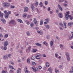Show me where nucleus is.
Returning a JSON list of instances; mask_svg holds the SVG:
<instances>
[{"mask_svg": "<svg viewBox=\"0 0 73 73\" xmlns=\"http://www.w3.org/2000/svg\"><path fill=\"white\" fill-rule=\"evenodd\" d=\"M3 44L4 46H2L1 47V48L2 49H3L4 50H5L7 49V46L8 44V41L6 40L5 42H3Z\"/></svg>", "mask_w": 73, "mask_h": 73, "instance_id": "nucleus-1", "label": "nucleus"}, {"mask_svg": "<svg viewBox=\"0 0 73 73\" xmlns=\"http://www.w3.org/2000/svg\"><path fill=\"white\" fill-rule=\"evenodd\" d=\"M4 13H5V17L6 19H7L8 17H9V14H11V11H9L8 12H7V11H4Z\"/></svg>", "mask_w": 73, "mask_h": 73, "instance_id": "nucleus-2", "label": "nucleus"}, {"mask_svg": "<svg viewBox=\"0 0 73 73\" xmlns=\"http://www.w3.org/2000/svg\"><path fill=\"white\" fill-rule=\"evenodd\" d=\"M9 25L11 26V27H13V25H15L14 21L13 20H11V21L9 22Z\"/></svg>", "mask_w": 73, "mask_h": 73, "instance_id": "nucleus-3", "label": "nucleus"}, {"mask_svg": "<svg viewBox=\"0 0 73 73\" xmlns=\"http://www.w3.org/2000/svg\"><path fill=\"white\" fill-rule=\"evenodd\" d=\"M3 5L5 8H7L10 5V3L6 2L3 3Z\"/></svg>", "mask_w": 73, "mask_h": 73, "instance_id": "nucleus-4", "label": "nucleus"}, {"mask_svg": "<svg viewBox=\"0 0 73 73\" xmlns=\"http://www.w3.org/2000/svg\"><path fill=\"white\" fill-rule=\"evenodd\" d=\"M33 22L35 24V25H36V26H37V25H38L37 21L36 18H34V20H33Z\"/></svg>", "mask_w": 73, "mask_h": 73, "instance_id": "nucleus-5", "label": "nucleus"}, {"mask_svg": "<svg viewBox=\"0 0 73 73\" xmlns=\"http://www.w3.org/2000/svg\"><path fill=\"white\" fill-rule=\"evenodd\" d=\"M25 9L24 12H28V8L27 7H25Z\"/></svg>", "mask_w": 73, "mask_h": 73, "instance_id": "nucleus-6", "label": "nucleus"}, {"mask_svg": "<svg viewBox=\"0 0 73 73\" xmlns=\"http://www.w3.org/2000/svg\"><path fill=\"white\" fill-rule=\"evenodd\" d=\"M69 15H65L64 19L66 20H68L69 19Z\"/></svg>", "mask_w": 73, "mask_h": 73, "instance_id": "nucleus-7", "label": "nucleus"}, {"mask_svg": "<svg viewBox=\"0 0 73 73\" xmlns=\"http://www.w3.org/2000/svg\"><path fill=\"white\" fill-rule=\"evenodd\" d=\"M36 45V46H40V47H41V46L42 45L41 44H40V43H38V42H36L35 43V44Z\"/></svg>", "mask_w": 73, "mask_h": 73, "instance_id": "nucleus-8", "label": "nucleus"}, {"mask_svg": "<svg viewBox=\"0 0 73 73\" xmlns=\"http://www.w3.org/2000/svg\"><path fill=\"white\" fill-rule=\"evenodd\" d=\"M58 17L59 18H62V15L61 13H60L58 14Z\"/></svg>", "mask_w": 73, "mask_h": 73, "instance_id": "nucleus-9", "label": "nucleus"}, {"mask_svg": "<svg viewBox=\"0 0 73 73\" xmlns=\"http://www.w3.org/2000/svg\"><path fill=\"white\" fill-rule=\"evenodd\" d=\"M1 20L3 24H5L6 21H5V19H1Z\"/></svg>", "mask_w": 73, "mask_h": 73, "instance_id": "nucleus-10", "label": "nucleus"}, {"mask_svg": "<svg viewBox=\"0 0 73 73\" xmlns=\"http://www.w3.org/2000/svg\"><path fill=\"white\" fill-rule=\"evenodd\" d=\"M4 15V14L3 13H2L1 11H0V17L3 18V16Z\"/></svg>", "mask_w": 73, "mask_h": 73, "instance_id": "nucleus-11", "label": "nucleus"}, {"mask_svg": "<svg viewBox=\"0 0 73 73\" xmlns=\"http://www.w3.org/2000/svg\"><path fill=\"white\" fill-rule=\"evenodd\" d=\"M27 68L25 67V73H28L29 72V71L27 70Z\"/></svg>", "mask_w": 73, "mask_h": 73, "instance_id": "nucleus-12", "label": "nucleus"}, {"mask_svg": "<svg viewBox=\"0 0 73 73\" xmlns=\"http://www.w3.org/2000/svg\"><path fill=\"white\" fill-rule=\"evenodd\" d=\"M71 34H72V35L71 36V37H69V39L70 40H72L73 38V32H72L71 33Z\"/></svg>", "mask_w": 73, "mask_h": 73, "instance_id": "nucleus-13", "label": "nucleus"}, {"mask_svg": "<svg viewBox=\"0 0 73 73\" xmlns=\"http://www.w3.org/2000/svg\"><path fill=\"white\" fill-rule=\"evenodd\" d=\"M69 17L70 20H73V16L71 15H69Z\"/></svg>", "mask_w": 73, "mask_h": 73, "instance_id": "nucleus-14", "label": "nucleus"}, {"mask_svg": "<svg viewBox=\"0 0 73 73\" xmlns=\"http://www.w3.org/2000/svg\"><path fill=\"white\" fill-rule=\"evenodd\" d=\"M8 56H7L5 55L3 56V59L4 60H8Z\"/></svg>", "mask_w": 73, "mask_h": 73, "instance_id": "nucleus-15", "label": "nucleus"}, {"mask_svg": "<svg viewBox=\"0 0 73 73\" xmlns=\"http://www.w3.org/2000/svg\"><path fill=\"white\" fill-rule=\"evenodd\" d=\"M31 8L32 11H34L35 10V7L33 6V4L31 5Z\"/></svg>", "mask_w": 73, "mask_h": 73, "instance_id": "nucleus-16", "label": "nucleus"}, {"mask_svg": "<svg viewBox=\"0 0 73 73\" xmlns=\"http://www.w3.org/2000/svg\"><path fill=\"white\" fill-rule=\"evenodd\" d=\"M25 22L27 25H29V22L27 20H25Z\"/></svg>", "mask_w": 73, "mask_h": 73, "instance_id": "nucleus-17", "label": "nucleus"}, {"mask_svg": "<svg viewBox=\"0 0 73 73\" xmlns=\"http://www.w3.org/2000/svg\"><path fill=\"white\" fill-rule=\"evenodd\" d=\"M44 26L47 29H49V26L48 25H45Z\"/></svg>", "mask_w": 73, "mask_h": 73, "instance_id": "nucleus-18", "label": "nucleus"}, {"mask_svg": "<svg viewBox=\"0 0 73 73\" xmlns=\"http://www.w3.org/2000/svg\"><path fill=\"white\" fill-rule=\"evenodd\" d=\"M60 48L61 49H64V46L62 44H60Z\"/></svg>", "mask_w": 73, "mask_h": 73, "instance_id": "nucleus-19", "label": "nucleus"}, {"mask_svg": "<svg viewBox=\"0 0 73 73\" xmlns=\"http://www.w3.org/2000/svg\"><path fill=\"white\" fill-rule=\"evenodd\" d=\"M17 73H21V68H19V69L17 71Z\"/></svg>", "mask_w": 73, "mask_h": 73, "instance_id": "nucleus-20", "label": "nucleus"}, {"mask_svg": "<svg viewBox=\"0 0 73 73\" xmlns=\"http://www.w3.org/2000/svg\"><path fill=\"white\" fill-rule=\"evenodd\" d=\"M26 34L28 36H30V35H31V34L29 31H27L26 32Z\"/></svg>", "mask_w": 73, "mask_h": 73, "instance_id": "nucleus-21", "label": "nucleus"}, {"mask_svg": "<svg viewBox=\"0 0 73 73\" xmlns=\"http://www.w3.org/2000/svg\"><path fill=\"white\" fill-rule=\"evenodd\" d=\"M17 21L18 22H20V23H23V21L20 19H17Z\"/></svg>", "mask_w": 73, "mask_h": 73, "instance_id": "nucleus-22", "label": "nucleus"}, {"mask_svg": "<svg viewBox=\"0 0 73 73\" xmlns=\"http://www.w3.org/2000/svg\"><path fill=\"white\" fill-rule=\"evenodd\" d=\"M35 72H36V71H38V68H34V70H33Z\"/></svg>", "mask_w": 73, "mask_h": 73, "instance_id": "nucleus-23", "label": "nucleus"}, {"mask_svg": "<svg viewBox=\"0 0 73 73\" xmlns=\"http://www.w3.org/2000/svg\"><path fill=\"white\" fill-rule=\"evenodd\" d=\"M55 73H59V70H57L56 69H55Z\"/></svg>", "mask_w": 73, "mask_h": 73, "instance_id": "nucleus-24", "label": "nucleus"}, {"mask_svg": "<svg viewBox=\"0 0 73 73\" xmlns=\"http://www.w3.org/2000/svg\"><path fill=\"white\" fill-rule=\"evenodd\" d=\"M66 58L67 61H69L70 60V57L69 56L66 57Z\"/></svg>", "mask_w": 73, "mask_h": 73, "instance_id": "nucleus-25", "label": "nucleus"}, {"mask_svg": "<svg viewBox=\"0 0 73 73\" xmlns=\"http://www.w3.org/2000/svg\"><path fill=\"white\" fill-rule=\"evenodd\" d=\"M8 37V34H6L5 35V38H7Z\"/></svg>", "mask_w": 73, "mask_h": 73, "instance_id": "nucleus-26", "label": "nucleus"}, {"mask_svg": "<svg viewBox=\"0 0 73 73\" xmlns=\"http://www.w3.org/2000/svg\"><path fill=\"white\" fill-rule=\"evenodd\" d=\"M35 58H36V57L35 56H33L31 58V59L33 60H35Z\"/></svg>", "mask_w": 73, "mask_h": 73, "instance_id": "nucleus-27", "label": "nucleus"}, {"mask_svg": "<svg viewBox=\"0 0 73 73\" xmlns=\"http://www.w3.org/2000/svg\"><path fill=\"white\" fill-rule=\"evenodd\" d=\"M40 23V25H42L43 24V21H41Z\"/></svg>", "mask_w": 73, "mask_h": 73, "instance_id": "nucleus-28", "label": "nucleus"}, {"mask_svg": "<svg viewBox=\"0 0 73 73\" xmlns=\"http://www.w3.org/2000/svg\"><path fill=\"white\" fill-rule=\"evenodd\" d=\"M68 25H69V26H71L72 25H73V23H68Z\"/></svg>", "mask_w": 73, "mask_h": 73, "instance_id": "nucleus-29", "label": "nucleus"}, {"mask_svg": "<svg viewBox=\"0 0 73 73\" xmlns=\"http://www.w3.org/2000/svg\"><path fill=\"white\" fill-rule=\"evenodd\" d=\"M27 15L26 13L24 14L23 15V17H27Z\"/></svg>", "mask_w": 73, "mask_h": 73, "instance_id": "nucleus-30", "label": "nucleus"}, {"mask_svg": "<svg viewBox=\"0 0 73 73\" xmlns=\"http://www.w3.org/2000/svg\"><path fill=\"white\" fill-rule=\"evenodd\" d=\"M46 65L47 67H49V63L48 62H47L46 63Z\"/></svg>", "mask_w": 73, "mask_h": 73, "instance_id": "nucleus-31", "label": "nucleus"}, {"mask_svg": "<svg viewBox=\"0 0 73 73\" xmlns=\"http://www.w3.org/2000/svg\"><path fill=\"white\" fill-rule=\"evenodd\" d=\"M50 44L51 46H53V41H51L50 42Z\"/></svg>", "mask_w": 73, "mask_h": 73, "instance_id": "nucleus-32", "label": "nucleus"}, {"mask_svg": "<svg viewBox=\"0 0 73 73\" xmlns=\"http://www.w3.org/2000/svg\"><path fill=\"white\" fill-rule=\"evenodd\" d=\"M66 56L67 57H69L70 55H69V54L68 52H66Z\"/></svg>", "mask_w": 73, "mask_h": 73, "instance_id": "nucleus-33", "label": "nucleus"}, {"mask_svg": "<svg viewBox=\"0 0 73 73\" xmlns=\"http://www.w3.org/2000/svg\"><path fill=\"white\" fill-rule=\"evenodd\" d=\"M43 44L44 45H46V46H47V45H48V43H46V41L44 42H43Z\"/></svg>", "mask_w": 73, "mask_h": 73, "instance_id": "nucleus-34", "label": "nucleus"}, {"mask_svg": "<svg viewBox=\"0 0 73 73\" xmlns=\"http://www.w3.org/2000/svg\"><path fill=\"white\" fill-rule=\"evenodd\" d=\"M29 58H28L27 59V62L29 64H30V61L29 60Z\"/></svg>", "mask_w": 73, "mask_h": 73, "instance_id": "nucleus-35", "label": "nucleus"}, {"mask_svg": "<svg viewBox=\"0 0 73 73\" xmlns=\"http://www.w3.org/2000/svg\"><path fill=\"white\" fill-rule=\"evenodd\" d=\"M36 56H40V57H41V55L40 53H37L36 54Z\"/></svg>", "mask_w": 73, "mask_h": 73, "instance_id": "nucleus-36", "label": "nucleus"}, {"mask_svg": "<svg viewBox=\"0 0 73 73\" xmlns=\"http://www.w3.org/2000/svg\"><path fill=\"white\" fill-rule=\"evenodd\" d=\"M9 67L10 68H11V69H14V68H13V67L12 66L9 65Z\"/></svg>", "mask_w": 73, "mask_h": 73, "instance_id": "nucleus-37", "label": "nucleus"}, {"mask_svg": "<svg viewBox=\"0 0 73 73\" xmlns=\"http://www.w3.org/2000/svg\"><path fill=\"white\" fill-rule=\"evenodd\" d=\"M39 5L41 7H42V2H40V3Z\"/></svg>", "mask_w": 73, "mask_h": 73, "instance_id": "nucleus-38", "label": "nucleus"}, {"mask_svg": "<svg viewBox=\"0 0 73 73\" xmlns=\"http://www.w3.org/2000/svg\"><path fill=\"white\" fill-rule=\"evenodd\" d=\"M9 73H13V70H11L9 71Z\"/></svg>", "mask_w": 73, "mask_h": 73, "instance_id": "nucleus-39", "label": "nucleus"}, {"mask_svg": "<svg viewBox=\"0 0 73 73\" xmlns=\"http://www.w3.org/2000/svg\"><path fill=\"white\" fill-rule=\"evenodd\" d=\"M36 58L37 60H39V59H40V57H39L38 56H36Z\"/></svg>", "mask_w": 73, "mask_h": 73, "instance_id": "nucleus-40", "label": "nucleus"}, {"mask_svg": "<svg viewBox=\"0 0 73 73\" xmlns=\"http://www.w3.org/2000/svg\"><path fill=\"white\" fill-rule=\"evenodd\" d=\"M36 11H37V12L38 13H40V12H39V10H38L37 8H36Z\"/></svg>", "mask_w": 73, "mask_h": 73, "instance_id": "nucleus-41", "label": "nucleus"}, {"mask_svg": "<svg viewBox=\"0 0 73 73\" xmlns=\"http://www.w3.org/2000/svg\"><path fill=\"white\" fill-rule=\"evenodd\" d=\"M7 56H8V57H9V58H11V54H8Z\"/></svg>", "mask_w": 73, "mask_h": 73, "instance_id": "nucleus-42", "label": "nucleus"}, {"mask_svg": "<svg viewBox=\"0 0 73 73\" xmlns=\"http://www.w3.org/2000/svg\"><path fill=\"white\" fill-rule=\"evenodd\" d=\"M63 24L65 26V29H66V23H65V22H64L63 23Z\"/></svg>", "mask_w": 73, "mask_h": 73, "instance_id": "nucleus-43", "label": "nucleus"}, {"mask_svg": "<svg viewBox=\"0 0 73 73\" xmlns=\"http://www.w3.org/2000/svg\"><path fill=\"white\" fill-rule=\"evenodd\" d=\"M2 73H8V72L7 71H3L2 72Z\"/></svg>", "mask_w": 73, "mask_h": 73, "instance_id": "nucleus-44", "label": "nucleus"}, {"mask_svg": "<svg viewBox=\"0 0 73 73\" xmlns=\"http://www.w3.org/2000/svg\"><path fill=\"white\" fill-rule=\"evenodd\" d=\"M33 51L34 52H36V51H37V49H34L33 50Z\"/></svg>", "mask_w": 73, "mask_h": 73, "instance_id": "nucleus-45", "label": "nucleus"}, {"mask_svg": "<svg viewBox=\"0 0 73 73\" xmlns=\"http://www.w3.org/2000/svg\"><path fill=\"white\" fill-rule=\"evenodd\" d=\"M60 26L62 27H64V25H63L62 24V23H60Z\"/></svg>", "mask_w": 73, "mask_h": 73, "instance_id": "nucleus-46", "label": "nucleus"}, {"mask_svg": "<svg viewBox=\"0 0 73 73\" xmlns=\"http://www.w3.org/2000/svg\"><path fill=\"white\" fill-rule=\"evenodd\" d=\"M46 21L47 22V23H49V19H45Z\"/></svg>", "mask_w": 73, "mask_h": 73, "instance_id": "nucleus-47", "label": "nucleus"}, {"mask_svg": "<svg viewBox=\"0 0 73 73\" xmlns=\"http://www.w3.org/2000/svg\"><path fill=\"white\" fill-rule=\"evenodd\" d=\"M48 2L47 1H45L44 2L45 5H48Z\"/></svg>", "mask_w": 73, "mask_h": 73, "instance_id": "nucleus-48", "label": "nucleus"}, {"mask_svg": "<svg viewBox=\"0 0 73 73\" xmlns=\"http://www.w3.org/2000/svg\"><path fill=\"white\" fill-rule=\"evenodd\" d=\"M32 64L33 65H36V63L35 62H32Z\"/></svg>", "mask_w": 73, "mask_h": 73, "instance_id": "nucleus-49", "label": "nucleus"}, {"mask_svg": "<svg viewBox=\"0 0 73 73\" xmlns=\"http://www.w3.org/2000/svg\"><path fill=\"white\" fill-rule=\"evenodd\" d=\"M38 2H36V3H35V5L36 7H37V6L38 5Z\"/></svg>", "mask_w": 73, "mask_h": 73, "instance_id": "nucleus-50", "label": "nucleus"}, {"mask_svg": "<svg viewBox=\"0 0 73 73\" xmlns=\"http://www.w3.org/2000/svg\"><path fill=\"white\" fill-rule=\"evenodd\" d=\"M30 25H31V27H33V25H34L33 23H31Z\"/></svg>", "mask_w": 73, "mask_h": 73, "instance_id": "nucleus-51", "label": "nucleus"}, {"mask_svg": "<svg viewBox=\"0 0 73 73\" xmlns=\"http://www.w3.org/2000/svg\"><path fill=\"white\" fill-rule=\"evenodd\" d=\"M69 11H68V12H66V14L65 15H68V16H69Z\"/></svg>", "mask_w": 73, "mask_h": 73, "instance_id": "nucleus-52", "label": "nucleus"}, {"mask_svg": "<svg viewBox=\"0 0 73 73\" xmlns=\"http://www.w3.org/2000/svg\"><path fill=\"white\" fill-rule=\"evenodd\" d=\"M39 29V28L38 27H36L35 28V29L36 30H38Z\"/></svg>", "mask_w": 73, "mask_h": 73, "instance_id": "nucleus-53", "label": "nucleus"}, {"mask_svg": "<svg viewBox=\"0 0 73 73\" xmlns=\"http://www.w3.org/2000/svg\"><path fill=\"white\" fill-rule=\"evenodd\" d=\"M10 63L12 64V65H14V63L12 61H10Z\"/></svg>", "mask_w": 73, "mask_h": 73, "instance_id": "nucleus-54", "label": "nucleus"}, {"mask_svg": "<svg viewBox=\"0 0 73 73\" xmlns=\"http://www.w3.org/2000/svg\"><path fill=\"white\" fill-rule=\"evenodd\" d=\"M56 13L57 14H58V13H59V11H58V10H56Z\"/></svg>", "mask_w": 73, "mask_h": 73, "instance_id": "nucleus-55", "label": "nucleus"}, {"mask_svg": "<svg viewBox=\"0 0 73 73\" xmlns=\"http://www.w3.org/2000/svg\"><path fill=\"white\" fill-rule=\"evenodd\" d=\"M59 2H60V3H63V2H64V0H60L59 1Z\"/></svg>", "mask_w": 73, "mask_h": 73, "instance_id": "nucleus-56", "label": "nucleus"}, {"mask_svg": "<svg viewBox=\"0 0 73 73\" xmlns=\"http://www.w3.org/2000/svg\"><path fill=\"white\" fill-rule=\"evenodd\" d=\"M50 7H48V8L47 9V11H50Z\"/></svg>", "mask_w": 73, "mask_h": 73, "instance_id": "nucleus-57", "label": "nucleus"}, {"mask_svg": "<svg viewBox=\"0 0 73 73\" xmlns=\"http://www.w3.org/2000/svg\"><path fill=\"white\" fill-rule=\"evenodd\" d=\"M59 9L61 11H62V8L61 7H60L59 8Z\"/></svg>", "mask_w": 73, "mask_h": 73, "instance_id": "nucleus-58", "label": "nucleus"}, {"mask_svg": "<svg viewBox=\"0 0 73 73\" xmlns=\"http://www.w3.org/2000/svg\"><path fill=\"white\" fill-rule=\"evenodd\" d=\"M58 54H55V56L56 57V58H57V57H58Z\"/></svg>", "mask_w": 73, "mask_h": 73, "instance_id": "nucleus-59", "label": "nucleus"}, {"mask_svg": "<svg viewBox=\"0 0 73 73\" xmlns=\"http://www.w3.org/2000/svg\"><path fill=\"white\" fill-rule=\"evenodd\" d=\"M63 6L64 7H67L68 6V5L67 4H64L63 5Z\"/></svg>", "mask_w": 73, "mask_h": 73, "instance_id": "nucleus-60", "label": "nucleus"}, {"mask_svg": "<svg viewBox=\"0 0 73 73\" xmlns=\"http://www.w3.org/2000/svg\"><path fill=\"white\" fill-rule=\"evenodd\" d=\"M43 56L44 57H46V55H45V54H44L43 55Z\"/></svg>", "mask_w": 73, "mask_h": 73, "instance_id": "nucleus-61", "label": "nucleus"}, {"mask_svg": "<svg viewBox=\"0 0 73 73\" xmlns=\"http://www.w3.org/2000/svg\"><path fill=\"white\" fill-rule=\"evenodd\" d=\"M15 6H14L11 5V8H15Z\"/></svg>", "mask_w": 73, "mask_h": 73, "instance_id": "nucleus-62", "label": "nucleus"}, {"mask_svg": "<svg viewBox=\"0 0 73 73\" xmlns=\"http://www.w3.org/2000/svg\"><path fill=\"white\" fill-rule=\"evenodd\" d=\"M37 32L38 34H39V33H41V32H40V31H37Z\"/></svg>", "mask_w": 73, "mask_h": 73, "instance_id": "nucleus-63", "label": "nucleus"}, {"mask_svg": "<svg viewBox=\"0 0 73 73\" xmlns=\"http://www.w3.org/2000/svg\"><path fill=\"white\" fill-rule=\"evenodd\" d=\"M29 51H30V50H29L28 48L26 50V52H29Z\"/></svg>", "mask_w": 73, "mask_h": 73, "instance_id": "nucleus-64", "label": "nucleus"}]
</instances>
